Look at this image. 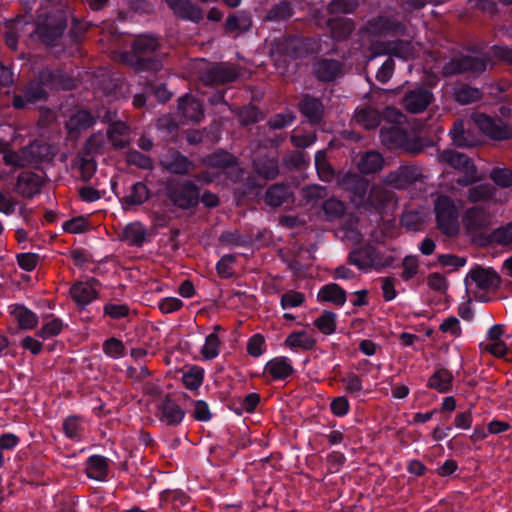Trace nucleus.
<instances>
[{
	"instance_id": "obj_1",
	"label": "nucleus",
	"mask_w": 512,
	"mask_h": 512,
	"mask_svg": "<svg viewBox=\"0 0 512 512\" xmlns=\"http://www.w3.org/2000/svg\"><path fill=\"white\" fill-rule=\"evenodd\" d=\"M158 48L159 42L155 37L140 35L133 41L132 54L126 61L138 70L158 71L161 68V62L152 56Z\"/></svg>"
},
{
	"instance_id": "obj_2",
	"label": "nucleus",
	"mask_w": 512,
	"mask_h": 512,
	"mask_svg": "<svg viewBox=\"0 0 512 512\" xmlns=\"http://www.w3.org/2000/svg\"><path fill=\"white\" fill-rule=\"evenodd\" d=\"M437 228L447 236H454L459 231L458 209L454 201L446 196L440 195L434 202Z\"/></svg>"
},
{
	"instance_id": "obj_3",
	"label": "nucleus",
	"mask_w": 512,
	"mask_h": 512,
	"mask_svg": "<svg viewBox=\"0 0 512 512\" xmlns=\"http://www.w3.org/2000/svg\"><path fill=\"white\" fill-rule=\"evenodd\" d=\"M67 28V21L62 12L49 13L37 24L34 33L46 46H55Z\"/></svg>"
},
{
	"instance_id": "obj_4",
	"label": "nucleus",
	"mask_w": 512,
	"mask_h": 512,
	"mask_svg": "<svg viewBox=\"0 0 512 512\" xmlns=\"http://www.w3.org/2000/svg\"><path fill=\"white\" fill-rule=\"evenodd\" d=\"M438 160L464 173L462 177L457 179L459 185L468 186L477 181L476 167L467 155L448 149L439 153Z\"/></svg>"
},
{
	"instance_id": "obj_5",
	"label": "nucleus",
	"mask_w": 512,
	"mask_h": 512,
	"mask_svg": "<svg viewBox=\"0 0 512 512\" xmlns=\"http://www.w3.org/2000/svg\"><path fill=\"white\" fill-rule=\"evenodd\" d=\"M473 123L492 140L503 141L512 138V126L498 118L483 113H475L471 117Z\"/></svg>"
},
{
	"instance_id": "obj_6",
	"label": "nucleus",
	"mask_w": 512,
	"mask_h": 512,
	"mask_svg": "<svg viewBox=\"0 0 512 512\" xmlns=\"http://www.w3.org/2000/svg\"><path fill=\"white\" fill-rule=\"evenodd\" d=\"M487 59L483 56H461L452 58L442 69L444 76H453L461 73L479 75L486 70Z\"/></svg>"
},
{
	"instance_id": "obj_7",
	"label": "nucleus",
	"mask_w": 512,
	"mask_h": 512,
	"mask_svg": "<svg viewBox=\"0 0 512 512\" xmlns=\"http://www.w3.org/2000/svg\"><path fill=\"white\" fill-rule=\"evenodd\" d=\"M362 30L369 36H403L407 29L395 17L379 15L368 20Z\"/></svg>"
},
{
	"instance_id": "obj_8",
	"label": "nucleus",
	"mask_w": 512,
	"mask_h": 512,
	"mask_svg": "<svg viewBox=\"0 0 512 512\" xmlns=\"http://www.w3.org/2000/svg\"><path fill=\"white\" fill-rule=\"evenodd\" d=\"M167 193L173 204L181 209L194 207L199 201L198 187L191 181L171 185L168 187Z\"/></svg>"
},
{
	"instance_id": "obj_9",
	"label": "nucleus",
	"mask_w": 512,
	"mask_h": 512,
	"mask_svg": "<svg viewBox=\"0 0 512 512\" xmlns=\"http://www.w3.org/2000/svg\"><path fill=\"white\" fill-rule=\"evenodd\" d=\"M239 72L234 65L228 63H216L207 68L201 76L205 85H223L235 81Z\"/></svg>"
},
{
	"instance_id": "obj_10",
	"label": "nucleus",
	"mask_w": 512,
	"mask_h": 512,
	"mask_svg": "<svg viewBox=\"0 0 512 512\" xmlns=\"http://www.w3.org/2000/svg\"><path fill=\"white\" fill-rule=\"evenodd\" d=\"M422 173L415 166L403 165L388 173L383 182L394 189H404L420 181Z\"/></svg>"
},
{
	"instance_id": "obj_11",
	"label": "nucleus",
	"mask_w": 512,
	"mask_h": 512,
	"mask_svg": "<svg viewBox=\"0 0 512 512\" xmlns=\"http://www.w3.org/2000/svg\"><path fill=\"white\" fill-rule=\"evenodd\" d=\"M339 186L352 194L351 201L357 205H364L365 196L368 190L369 182L367 179L356 173H345L338 179Z\"/></svg>"
},
{
	"instance_id": "obj_12",
	"label": "nucleus",
	"mask_w": 512,
	"mask_h": 512,
	"mask_svg": "<svg viewBox=\"0 0 512 512\" xmlns=\"http://www.w3.org/2000/svg\"><path fill=\"white\" fill-rule=\"evenodd\" d=\"M466 284L474 285L478 291L494 292L500 285V277L491 269L477 267L470 271Z\"/></svg>"
},
{
	"instance_id": "obj_13",
	"label": "nucleus",
	"mask_w": 512,
	"mask_h": 512,
	"mask_svg": "<svg viewBox=\"0 0 512 512\" xmlns=\"http://www.w3.org/2000/svg\"><path fill=\"white\" fill-rule=\"evenodd\" d=\"M348 263L360 270H369L380 262L377 250L371 245H363L353 249L347 259Z\"/></svg>"
},
{
	"instance_id": "obj_14",
	"label": "nucleus",
	"mask_w": 512,
	"mask_h": 512,
	"mask_svg": "<svg viewBox=\"0 0 512 512\" xmlns=\"http://www.w3.org/2000/svg\"><path fill=\"white\" fill-rule=\"evenodd\" d=\"M165 3L179 19L199 23L204 17L202 8L191 0H165Z\"/></svg>"
},
{
	"instance_id": "obj_15",
	"label": "nucleus",
	"mask_w": 512,
	"mask_h": 512,
	"mask_svg": "<svg viewBox=\"0 0 512 512\" xmlns=\"http://www.w3.org/2000/svg\"><path fill=\"white\" fill-rule=\"evenodd\" d=\"M252 171L260 179L270 181L280 174L278 158L271 155H256L252 161Z\"/></svg>"
},
{
	"instance_id": "obj_16",
	"label": "nucleus",
	"mask_w": 512,
	"mask_h": 512,
	"mask_svg": "<svg viewBox=\"0 0 512 512\" xmlns=\"http://www.w3.org/2000/svg\"><path fill=\"white\" fill-rule=\"evenodd\" d=\"M159 163L163 170L177 175H186L195 167L192 161L176 150H169Z\"/></svg>"
},
{
	"instance_id": "obj_17",
	"label": "nucleus",
	"mask_w": 512,
	"mask_h": 512,
	"mask_svg": "<svg viewBox=\"0 0 512 512\" xmlns=\"http://www.w3.org/2000/svg\"><path fill=\"white\" fill-rule=\"evenodd\" d=\"M462 222L467 231L477 232L491 225V215L484 208L474 206L466 210Z\"/></svg>"
},
{
	"instance_id": "obj_18",
	"label": "nucleus",
	"mask_w": 512,
	"mask_h": 512,
	"mask_svg": "<svg viewBox=\"0 0 512 512\" xmlns=\"http://www.w3.org/2000/svg\"><path fill=\"white\" fill-rule=\"evenodd\" d=\"M433 95L426 89L418 88L405 94L402 100L404 108L410 113H421L431 103Z\"/></svg>"
},
{
	"instance_id": "obj_19",
	"label": "nucleus",
	"mask_w": 512,
	"mask_h": 512,
	"mask_svg": "<svg viewBox=\"0 0 512 512\" xmlns=\"http://www.w3.org/2000/svg\"><path fill=\"white\" fill-rule=\"evenodd\" d=\"M39 81L50 88L69 90L75 87V80L62 70L43 69Z\"/></svg>"
},
{
	"instance_id": "obj_20",
	"label": "nucleus",
	"mask_w": 512,
	"mask_h": 512,
	"mask_svg": "<svg viewBox=\"0 0 512 512\" xmlns=\"http://www.w3.org/2000/svg\"><path fill=\"white\" fill-rule=\"evenodd\" d=\"M159 419L167 425H178L184 415V410L166 395L158 404Z\"/></svg>"
},
{
	"instance_id": "obj_21",
	"label": "nucleus",
	"mask_w": 512,
	"mask_h": 512,
	"mask_svg": "<svg viewBox=\"0 0 512 512\" xmlns=\"http://www.w3.org/2000/svg\"><path fill=\"white\" fill-rule=\"evenodd\" d=\"M41 186L40 176L33 172H22L17 177L15 190L25 198H32L40 192Z\"/></svg>"
},
{
	"instance_id": "obj_22",
	"label": "nucleus",
	"mask_w": 512,
	"mask_h": 512,
	"mask_svg": "<svg viewBox=\"0 0 512 512\" xmlns=\"http://www.w3.org/2000/svg\"><path fill=\"white\" fill-rule=\"evenodd\" d=\"M316 78L323 82H330L342 74V64L333 59H320L313 66Z\"/></svg>"
},
{
	"instance_id": "obj_23",
	"label": "nucleus",
	"mask_w": 512,
	"mask_h": 512,
	"mask_svg": "<svg viewBox=\"0 0 512 512\" xmlns=\"http://www.w3.org/2000/svg\"><path fill=\"white\" fill-rule=\"evenodd\" d=\"M178 111L187 120L200 122L204 117L202 104L191 95H184L178 100Z\"/></svg>"
},
{
	"instance_id": "obj_24",
	"label": "nucleus",
	"mask_w": 512,
	"mask_h": 512,
	"mask_svg": "<svg viewBox=\"0 0 512 512\" xmlns=\"http://www.w3.org/2000/svg\"><path fill=\"white\" fill-rule=\"evenodd\" d=\"M330 36L335 41L347 40L355 29L353 20L344 17H333L327 20Z\"/></svg>"
},
{
	"instance_id": "obj_25",
	"label": "nucleus",
	"mask_w": 512,
	"mask_h": 512,
	"mask_svg": "<svg viewBox=\"0 0 512 512\" xmlns=\"http://www.w3.org/2000/svg\"><path fill=\"white\" fill-rule=\"evenodd\" d=\"M96 280L89 282H78L70 289L72 299L79 305L85 306L97 297V291L94 285Z\"/></svg>"
},
{
	"instance_id": "obj_26",
	"label": "nucleus",
	"mask_w": 512,
	"mask_h": 512,
	"mask_svg": "<svg viewBox=\"0 0 512 512\" xmlns=\"http://www.w3.org/2000/svg\"><path fill=\"white\" fill-rule=\"evenodd\" d=\"M107 136L115 149H122L130 144V128L123 121L111 123Z\"/></svg>"
},
{
	"instance_id": "obj_27",
	"label": "nucleus",
	"mask_w": 512,
	"mask_h": 512,
	"mask_svg": "<svg viewBox=\"0 0 512 512\" xmlns=\"http://www.w3.org/2000/svg\"><path fill=\"white\" fill-rule=\"evenodd\" d=\"M406 132L398 125L391 124L380 129L381 142L389 149L401 148L405 141Z\"/></svg>"
},
{
	"instance_id": "obj_28",
	"label": "nucleus",
	"mask_w": 512,
	"mask_h": 512,
	"mask_svg": "<svg viewBox=\"0 0 512 512\" xmlns=\"http://www.w3.org/2000/svg\"><path fill=\"white\" fill-rule=\"evenodd\" d=\"M301 113L312 123H319L323 117L324 107L320 99L305 95L299 103Z\"/></svg>"
},
{
	"instance_id": "obj_29",
	"label": "nucleus",
	"mask_w": 512,
	"mask_h": 512,
	"mask_svg": "<svg viewBox=\"0 0 512 512\" xmlns=\"http://www.w3.org/2000/svg\"><path fill=\"white\" fill-rule=\"evenodd\" d=\"M353 121L365 129H374L379 126L381 115L379 111L373 107H358L355 110Z\"/></svg>"
},
{
	"instance_id": "obj_30",
	"label": "nucleus",
	"mask_w": 512,
	"mask_h": 512,
	"mask_svg": "<svg viewBox=\"0 0 512 512\" xmlns=\"http://www.w3.org/2000/svg\"><path fill=\"white\" fill-rule=\"evenodd\" d=\"M376 53H392L395 56L408 59L413 57L414 49L409 41L398 40L387 44L373 45Z\"/></svg>"
},
{
	"instance_id": "obj_31",
	"label": "nucleus",
	"mask_w": 512,
	"mask_h": 512,
	"mask_svg": "<svg viewBox=\"0 0 512 512\" xmlns=\"http://www.w3.org/2000/svg\"><path fill=\"white\" fill-rule=\"evenodd\" d=\"M251 27V16L249 13L244 11L229 15L224 25L226 33L237 32L238 34L248 32L251 29Z\"/></svg>"
},
{
	"instance_id": "obj_32",
	"label": "nucleus",
	"mask_w": 512,
	"mask_h": 512,
	"mask_svg": "<svg viewBox=\"0 0 512 512\" xmlns=\"http://www.w3.org/2000/svg\"><path fill=\"white\" fill-rule=\"evenodd\" d=\"M25 149L31 166L36 165L41 161L51 160L55 154L52 146L43 141H34L33 143L25 146Z\"/></svg>"
},
{
	"instance_id": "obj_33",
	"label": "nucleus",
	"mask_w": 512,
	"mask_h": 512,
	"mask_svg": "<svg viewBox=\"0 0 512 512\" xmlns=\"http://www.w3.org/2000/svg\"><path fill=\"white\" fill-rule=\"evenodd\" d=\"M393 193L381 185H374L370 188L367 198L364 201V207L380 209L390 202Z\"/></svg>"
},
{
	"instance_id": "obj_34",
	"label": "nucleus",
	"mask_w": 512,
	"mask_h": 512,
	"mask_svg": "<svg viewBox=\"0 0 512 512\" xmlns=\"http://www.w3.org/2000/svg\"><path fill=\"white\" fill-rule=\"evenodd\" d=\"M384 165L382 155L376 151H369L364 153L359 162L358 169L363 174H372L379 172Z\"/></svg>"
},
{
	"instance_id": "obj_35",
	"label": "nucleus",
	"mask_w": 512,
	"mask_h": 512,
	"mask_svg": "<svg viewBox=\"0 0 512 512\" xmlns=\"http://www.w3.org/2000/svg\"><path fill=\"white\" fill-rule=\"evenodd\" d=\"M291 196L290 187L285 184H274L265 193V202L271 207H279Z\"/></svg>"
},
{
	"instance_id": "obj_36",
	"label": "nucleus",
	"mask_w": 512,
	"mask_h": 512,
	"mask_svg": "<svg viewBox=\"0 0 512 512\" xmlns=\"http://www.w3.org/2000/svg\"><path fill=\"white\" fill-rule=\"evenodd\" d=\"M318 300L342 306L346 302V292L335 283L327 284L319 291Z\"/></svg>"
},
{
	"instance_id": "obj_37",
	"label": "nucleus",
	"mask_w": 512,
	"mask_h": 512,
	"mask_svg": "<svg viewBox=\"0 0 512 512\" xmlns=\"http://www.w3.org/2000/svg\"><path fill=\"white\" fill-rule=\"evenodd\" d=\"M453 376L447 369L441 368L435 371L428 380L427 386L440 393L449 391L452 387Z\"/></svg>"
},
{
	"instance_id": "obj_38",
	"label": "nucleus",
	"mask_w": 512,
	"mask_h": 512,
	"mask_svg": "<svg viewBox=\"0 0 512 512\" xmlns=\"http://www.w3.org/2000/svg\"><path fill=\"white\" fill-rule=\"evenodd\" d=\"M149 198L147 186L142 182L135 183L126 196L123 197L122 203L125 209L131 206L141 205Z\"/></svg>"
},
{
	"instance_id": "obj_39",
	"label": "nucleus",
	"mask_w": 512,
	"mask_h": 512,
	"mask_svg": "<svg viewBox=\"0 0 512 512\" xmlns=\"http://www.w3.org/2000/svg\"><path fill=\"white\" fill-rule=\"evenodd\" d=\"M107 471V460L103 456L94 455L87 460L86 472L89 478L104 480L107 475Z\"/></svg>"
},
{
	"instance_id": "obj_40",
	"label": "nucleus",
	"mask_w": 512,
	"mask_h": 512,
	"mask_svg": "<svg viewBox=\"0 0 512 512\" xmlns=\"http://www.w3.org/2000/svg\"><path fill=\"white\" fill-rule=\"evenodd\" d=\"M95 123L94 117L85 110L77 111L66 123V127L70 132L87 130Z\"/></svg>"
},
{
	"instance_id": "obj_41",
	"label": "nucleus",
	"mask_w": 512,
	"mask_h": 512,
	"mask_svg": "<svg viewBox=\"0 0 512 512\" xmlns=\"http://www.w3.org/2000/svg\"><path fill=\"white\" fill-rule=\"evenodd\" d=\"M266 371L274 379H284L292 374L293 367L286 358L278 357L267 363Z\"/></svg>"
},
{
	"instance_id": "obj_42",
	"label": "nucleus",
	"mask_w": 512,
	"mask_h": 512,
	"mask_svg": "<svg viewBox=\"0 0 512 512\" xmlns=\"http://www.w3.org/2000/svg\"><path fill=\"white\" fill-rule=\"evenodd\" d=\"M3 162L5 165L12 166L14 168H25L31 166L25 147L15 151L10 145L3 157Z\"/></svg>"
},
{
	"instance_id": "obj_43",
	"label": "nucleus",
	"mask_w": 512,
	"mask_h": 512,
	"mask_svg": "<svg viewBox=\"0 0 512 512\" xmlns=\"http://www.w3.org/2000/svg\"><path fill=\"white\" fill-rule=\"evenodd\" d=\"M74 165L80 170L81 179L89 181L96 171V162L93 156L79 152Z\"/></svg>"
},
{
	"instance_id": "obj_44",
	"label": "nucleus",
	"mask_w": 512,
	"mask_h": 512,
	"mask_svg": "<svg viewBox=\"0 0 512 512\" xmlns=\"http://www.w3.org/2000/svg\"><path fill=\"white\" fill-rule=\"evenodd\" d=\"M290 348H301L303 350H311L316 344V340L308 335L305 331L293 332L285 340Z\"/></svg>"
},
{
	"instance_id": "obj_45",
	"label": "nucleus",
	"mask_w": 512,
	"mask_h": 512,
	"mask_svg": "<svg viewBox=\"0 0 512 512\" xmlns=\"http://www.w3.org/2000/svg\"><path fill=\"white\" fill-rule=\"evenodd\" d=\"M25 24L27 23L23 18H16L9 21L6 25L7 31L4 35L5 43L13 51L17 49L19 33Z\"/></svg>"
},
{
	"instance_id": "obj_46",
	"label": "nucleus",
	"mask_w": 512,
	"mask_h": 512,
	"mask_svg": "<svg viewBox=\"0 0 512 512\" xmlns=\"http://www.w3.org/2000/svg\"><path fill=\"white\" fill-rule=\"evenodd\" d=\"M322 210L327 221H335L344 216L346 212V205L344 202L330 198L322 204Z\"/></svg>"
},
{
	"instance_id": "obj_47",
	"label": "nucleus",
	"mask_w": 512,
	"mask_h": 512,
	"mask_svg": "<svg viewBox=\"0 0 512 512\" xmlns=\"http://www.w3.org/2000/svg\"><path fill=\"white\" fill-rule=\"evenodd\" d=\"M315 166L318 176L325 182H330L334 178V169L327 160L325 150H320L315 155Z\"/></svg>"
},
{
	"instance_id": "obj_48",
	"label": "nucleus",
	"mask_w": 512,
	"mask_h": 512,
	"mask_svg": "<svg viewBox=\"0 0 512 512\" xmlns=\"http://www.w3.org/2000/svg\"><path fill=\"white\" fill-rule=\"evenodd\" d=\"M12 314L22 329H33L38 323L37 316L24 306L15 307Z\"/></svg>"
},
{
	"instance_id": "obj_49",
	"label": "nucleus",
	"mask_w": 512,
	"mask_h": 512,
	"mask_svg": "<svg viewBox=\"0 0 512 512\" xmlns=\"http://www.w3.org/2000/svg\"><path fill=\"white\" fill-rule=\"evenodd\" d=\"M489 240L501 246L512 245V222L494 229L489 235Z\"/></svg>"
},
{
	"instance_id": "obj_50",
	"label": "nucleus",
	"mask_w": 512,
	"mask_h": 512,
	"mask_svg": "<svg viewBox=\"0 0 512 512\" xmlns=\"http://www.w3.org/2000/svg\"><path fill=\"white\" fill-rule=\"evenodd\" d=\"M314 325L321 333L330 335L336 330V314L330 311H324L321 316L314 321Z\"/></svg>"
},
{
	"instance_id": "obj_51",
	"label": "nucleus",
	"mask_w": 512,
	"mask_h": 512,
	"mask_svg": "<svg viewBox=\"0 0 512 512\" xmlns=\"http://www.w3.org/2000/svg\"><path fill=\"white\" fill-rule=\"evenodd\" d=\"M292 12L291 3L286 0H282L269 10L266 19L270 21L286 20L292 15Z\"/></svg>"
},
{
	"instance_id": "obj_52",
	"label": "nucleus",
	"mask_w": 512,
	"mask_h": 512,
	"mask_svg": "<svg viewBox=\"0 0 512 512\" xmlns=\"http://www.w3.org/2000/svg\"><path fill=\"white\" fill-rule=\"evenodd\" d=\"M454 95L458 103L467 105L479 100L482 94L479 89L465 85L456 89Z\"/></svg>"
},
{
	"instance_id": "obj_53",
	"label": "nucleus",
	"mask_w": 512,
	"mask_h": 512,
	"mask_svg": "<svg viewBox=\"0 0 512 512\" xmlns=\"http://www.w3.org/2000/svg\"><path fill=\"white\" fill-rule=\"evenodd\" d=\"M358 6V0H332L327 11L331 15L349 14L355 11Z\"/></svg>"
},
{
	"instance_id": "obj_54",
	"label": "nucleus",
	"mask_w": 512,
	"mask_h": 512,
	"mask_svg": "<svg viewBox=\"0 0 512 512\" xmlns=\"http://www.w3.org/2000/svg\"><path fill=\"white\" fill-rule=\"evenodd\" d=\"M123 236L132 245H141L145 241L146 233L140 224L134 223L125 227Z\"/></svg>"
},
{
	"instance_id": "obj_55",
	"label": "nucleus",
	"mask_w": 512,
	"mask_h": 512,
	"mask_svg": "<svg viewBox=\"0 0 512 512\" xmlns=\"http://www.w3.org/2000/svg\"><path fill=\"white\" fill-rule=\"evenodd\" d=\"M494 187L488 184L474 186L468 191V199L471 202H479L490 199L493 195Z\"/></svg>"
},
{
	"instance_id": "obj_56",
	"label": "nucleus",
	"mask_w": 512,
	"mask_h": 512,
	"mask_svg": "<svg viewBox=\"0 0 512 512\" xmlns=\"http://www.w3.org/2000/svg\"><path fill=\"white\" fill-rule=\"evenodd\" d=\"M453 143L459 147L472 146L473 143L465 135L464 123L461 120L456 121L450 130Z\"/></svg>"
},
{
	"instance_id": "obj_57",
	"label": "nucleus",
	"mask_w": 512,
	"mask_h": 512,
	"mask_svg": "<svg viewBox=\"0 0 512 512\" xmlns=\"http://www.w3.org/2000/svg\"><path fill=\"white\" fill-rule=\"evenodd\" d=\"M105 144V137L101 132L92 134L86 141L81 153L93 156L99 153Z\"/></svg>"
},
{
	"instance_id": "obj_58",
	"label": "nucleus",
	"mask_w": 512,
	"mask_h": 512,
	"mask_svg": "<svg viewBox=\"0 0 512 512\" xmlns=\"http://www.w3.org/2000/svg\"><path fill=\"white\" fill-rule=\"evenodd\" d=\"M305 302V295L295 290H288L281 296V307L283 309L299 307Z\"/></svg>"
},
{
	"instance_id": "obj_59",
	"label": "nucleus",
	"mask_w": 512,
	"mask_h": 512,
	"mask_svg": "<svg viewBox=\"0 0 512 512\" xmlns=\"http://www.w3.org/2000/svg\"><path fill=\"white\" fill-rule=\"evenodd\" d=\"M301 196L307 203L315 202L327 196V189L317 184L308 185L301 189Z\"/></svg>"
},
{
	"instance_id": "obj_60",
	"label": "nucleus",
	"mask_w": 512,
	"mask_h": 512,
	"mask_svg": "<svg viewBox=\"0 0 512 512\" xmlns=\"http://www.w3.org/2000/svg\"><path fill=\"white\" fill-rule=\"evenodd\" d=\"M220 340L216 333H211L206 337L205 344L201 350L202 356L207 359H213L218 355Z\"/></svg>"
},
{
	"instance_id": "obj_61",
	"label": "nucleus",
	"mask_w": 512,
	"mask_h": 512,
	"mask_svg": "<svg viewBox=\"0 0 512 512\" xmlns=\"http://www.w3.org/2000/svg\"><path fill=\"white\" fill-rule=\"evenodd\" d=\"M128 164L135 165L141 169H152L153 163L150 157L140 153L137 150H131L126 155Z\"/></svg>"
},
{
	"instance_id": "obj_62",
	"label": "nucleus",
	"mask_w": 512,
	"mask_h": 512,
	"mask_svg": "<svg viewBox=\"0 0 512 512\" xmlns=\"http://www.w3.org/2000/svg\"><path fill=\"white\" fill-rule=\"evenodd\" d=\"M203 381V370L198 367L191 368L188 372L183 375L184 385L190 389H197Z\"/></svg>"
},
{
	"instance_id": "obj_63",
	"label": "nucleus",
	"mask_w": 512,
	"mask_h": 512,
	"mask_svg": "<svg viewBox=\"0 0 512 512\" xmlns=\"http://www.w3.org/2000/svg\"><path fill=\"white\" fill-rule=\"evenodd\" d=\"M491 179L499 186H512V171L508 168H494L490 173Z\"/></svg>"
},
{
	"instance_id": "obj_64",
	"label": "nucleus",
	"mask_w": 512,
	"mask_h": 512,
	"mask_svg": "<svg viewBox=\"0 0 512 512\" xmlns=\"http://www.w3.org/2000/svg\"><path fill=\"white\" fill-rule=\"evenodd\" d=\"M43 86L44 85L40 82L31 83L26 87L25 97L29 103H35L46 98L47 93Z\"/></svg>"
}]
</instances>
